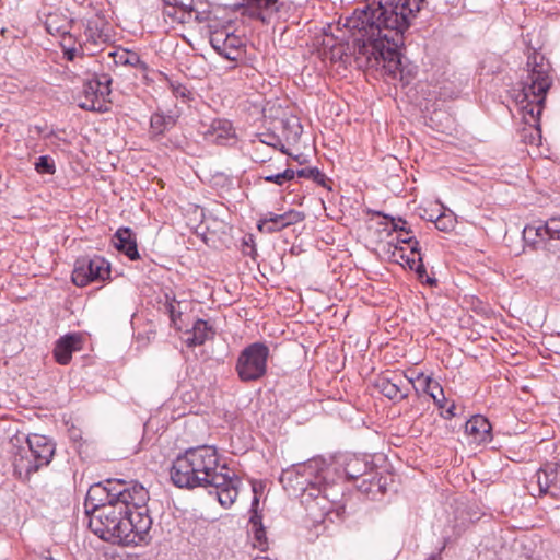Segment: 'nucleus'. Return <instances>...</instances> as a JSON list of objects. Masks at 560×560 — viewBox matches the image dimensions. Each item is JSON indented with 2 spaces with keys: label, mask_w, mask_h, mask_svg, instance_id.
Wrapping results in <instances>:
<instances>
[{
  "label": "nucleus",
  "mask_w": 560,
  "mask_h": 560,
  "mask_svg": "<svg viewBox=\"0 0 560 560\" xmlns=\"http://www.w3.org/2000/svg\"><path fill=\"white\" fill-rule=\"evenodd\" d=\"M346 20L352 44L347 46L345 62L357 69H374L392 79H404L400 48L411 19L425 0H366Z\"/></svg>",
  "instance_id": "nucleus-1"
},
{
  "label": "nucleus",
  "mask_w": 560,
  "mask_h": 560,
  "mask_svg": "<svg viewBox=\"0 0 560 560\" xmlns=\"http://www.w3.org/2000/svg\"><path fill=\"white\" fill-rule=\"evenodd\" d=\"M90 530L104 541L124 546L149 544L152 517L148 502L136 505L130 499L106 502L89 512Z\"/></svg>",
  "instance_id": "nucleus-2"
},
{
  "label": "nucleus",
  "mask_w": 560,
  "mask_h": 560,
  "mask_svg": "<svg viewBox=\"0 0 560 560\" xmlns=\"http://www.w3.org/2000/svg\"><path fill=\"white\" fill-rule=\"evenodd\" d=\"M222 465L217 447L207 444L190 447L173 460L170 479L176 488L187 490L222 485L226 480Z\"/></svg>",
  "instance_id": "nucleus-3"
},
{
  "label": "nucleus",
  "mask_w": 560,
  "mask_h": 560,
  "mask_svg": "<svg viewBox=\"0 0 560 560\" xmlns=\"http://www.w3.org/2000/svg\"><path fill=\"white\" fill-rule=\"evenodd\" d=\"M332 469L334 467H325L323 459L313 458L283 469L279 481L284 489L300 492L304 501L308 502V498H318L320 483L326 481Z\"/></svg>",
  "instance_id": "nucleus-4"
},
{
  "label": "nucleus",
  "mask_w": 560,
  "mask_h": 560,
  "mask_svg": "<svg viewBox=\"0 0 560 560\" xmlns=\"http://www.w3.org/2000/svg\"><path fill=\"white\" fill-rule=\"evenodd\" d=\"M25 444L13 453L14 474L24 481L47 467L56 453V443L46 435L31 433L25 438Z\"/></svg>",
  "instance_id": "nucleus-5"
},
{
  "label": "nucleus",
  "mask_w": 560,
  "mask_h": 560,
  "mask_svg": "<svg viewBox=\"0 0 560 560\" xmlns=\"http://www.w3.org/2000/svg\"><path fill=\"white\" fill-rule=\"evenodd\" d=\"M121 498L132 500L138 506L150 500L149 491L137 480L107 479L92 485L88 490L84 500L85 514L88 516L93 506L100 508L106 502L120 501Z\"/></svg>",
  "instance_id": "nucleus-6"
},
{
  "label": "nucleus",
  "mask_w": 560,
  "mask_h": 560,
  "mask_svg": "<svg viewBox=\"0 0 560 560\" xmlns=\"http://www.w3.org/2000/svg\"><path fill=\"white\" fill-rule=\"evenodd\" d=\"M526 67L528 74L523 82V94L525 98L533 96L532 103L535 104H528L525 109L534 118L540 115L546 94L552 84L551 66L544 54L530 48L527 52Z\"/></svg>",
  "instance_id": "nucleus-7"
},
{
  "label": "nucleus",
  "mask_w": 560,
  "mask_h": 560,
  "mask_svg": "<svg viewBox=\"0 0 560 560\" xmlns=\"http://www.w3.org/2000/svg\"><path fill=\"white\" fill-rule=\"evenodd\" d=\"M270 350L265 342H253L238 354L235 372L244 383L256 382L267 374V362Z\"/></svg>",
  "instance_id": "nucleus-8"
},
{
  "label": "nucleus",
  "mask_w": 560,
  "mask_h": 560,
  "mask_svg": "<svg viewBox=\"0 0 560 560\" xmlns=\"http://www.w3.org/2000/svg\"><path fill=\"white\" fill-rule=\"evenodd\" d=\"M113 79L109 73H94L86 79L83 84V101L79 103V107L84 110L105 113L110 102Z\"/></svg>",
  "instance_id": "nucleus-9"
},
{
  "label": "nucleus",
  "mask_w": 560,
  "mask_h": 560,
  "mask_svg": "<svg viewBox=\"0 0 560 560\" xmlns=\"http://www.w3.org/2000/svg\"><path fill=\"white\" fill-rule=\"evenodd\" d=\"M110 277V264L102 256H80L74 261L71 280L83 288L91 282L105 281Z\"/></svg>",
  "instance_id": "nucleus-10"
},
{
  "label": "nucleus",
  "mask_w": 560,
  "mask_h": 560,
  "mask_svg": "<svg viewBox=\"0 0 560 560\" xmlns=\"http://www.w3.org/2000/svg\"><path fill=\"white\" fill-rule=\"evenodd\" d=\"M325 467H334L331 472L337 479L346 478L349 481H361L364 477H368V475H372L375 465L371 456L366 454H345L339 456L330 465L325 464Z\"/></svg>",
  "instance_id": "nucleus-11"
},
{
  "label": "nucleus",
  "mask_w": 560,
  "mask_h": 560,
  "mask_svg": "<svg viewBox=\"0 0 560 560\" xmlns=\"http://www.w3.org/2000/svg\"><path fill=\"white\" fill-rule=\"evenodd\" d=\"M210 33V44L212 48L222 57L237 61L245 52L244 39L235 35L229 27L218 28L211 24L208 25Z\"/></svg>",
  "instance_id": "nucleus-12"
},
{
  "label": "nucleus",
  "mask_w": 560,
  "mask_h": 560,
  "mask_svg": "<svg viewBox=\"0 0 560 560\" xmlns=\"http://www.w3.org/2000/svg\"><path fill=\"white\" fill-rule=\"evenodd\" d=\"M410 386L417 390L415 378H407L404 374L397 372L381 374L374 383V387L393 401H401L407 398Z\"/></svg>",
  "instance_id": "nucleus-13"
},
{
  "label": "nucleus",
  "mask_w": 560,
  "mask_h": 560,
  "mask_svg": "<svg viewBox=\"0 0 560 560\" xmlns=\"http://www.w3.org/2000/svg\"><path fill=\"white\" fill-rule=\"evenodd\" d=\"M108 23L100 16L89 19L85 24L82 42L80 48L88 51L89 55H94L103 44L109 43L112 35L109 33Z\"/></svg>",
  "instance_id": "nucleus-14"
},
{
  "label": "nucleus",
  "mask_w": 560,
  "mask_h": 560,
  "mask_svg": "<svg viewBox=\"0 0 560 560\" xmlns=\"http://www.w3.org/2000/svg\"><path fill=\"white\" fill-rule=\"evenodd\" d=\"M539 487V495L560 498V464L547 462L535 474Z\"/></svg>",
  "instance_id": "nucleus-15"
},
{
  "label": "nucleus",
  "mask_w": 560,
  "mask_h": 560,
  "mask_svg": "<svg viewBox=\"0 0 560 560\" xmlns=\"http://www.w3.org/2000/svg\"><path fill=\"white\" fill-rule=\"evenodd\" d=\"M222 472L223 477H226V480L222 482V485H210L209 487L215 490V494L221 506L229 509L237 499L238 488L242 485V481L226 464L222 465Z\"/></svg>",
  "instance_id": "nucleus-16"
},
{
  "label": "nucleus",
  "mask_w": 560,
  "mask_h": 560,
  "mask_svg": "<svg viewBox=\"0 0 560 560\" xmlns=\"http://www.w3.org/2000/svg\"><path fill=\"white\" fill-rule=\"evenodd\" d=\"M394 482L390 474L380 475L374 469L372 475L364 477L357 486L358 490L370 500H381L388 491V486Z\"/></svg>",
  "instance_id": "nucleus-17"
},
{
  "label": "nucleus",
  "mask_w": 560,
  "mask_h": 560,
  "mask_svg": "<svg viewBox=\"0 0 560 560\" xmlns=\"http://www.w3.org/2000/svg\"><path fill=\"white\" fill-rule=\"evenodd\" d=\"M206 141L218 144L228 145L231 141H235V130L228 119H213L209 127L203 131Z\"/></svg>",
  "instance_id": "nucleus-18"
},
{
  "label": "nucleus",
  "mask_w": 560,
  "mask_h": 560,
  "mask_svg": "<svg viewBox=\"0 0 560 560\" xmlns=\"http://www.w3.org/2000/svg\"><path fill=\"white\" fill-rule=\"evenodd\" d=\"M82 348V337L80 334L70 332L60 337L54 348V358L57 363L67 365L72 359V353Z\"/></svg>",
  "instance_id": "nucleus-19"
},
{
  "label": "nucleus",
  "mask_w": 560,
  "mask_h": 560,
  "mask_svg": "<svg viewBox=\"0 0 560 560\" xmlns=\"http://www.w3.org/2000/svg\"><path fill=\"white\" fill-rule=\"evenodd\" d=\"M335 475L330 472L326 481L320 483V493L318 498H308V502L315 501L317 505H320L322 510L325 511L326 514H329L334 506L337 508V513L339 514V500L338 495L341 493V489L336 490V479Z\"/></svg>",
  "instance_id": "nucleus-20"
},
{
  "label": "nucleus",
  "mask_w": 560,
  "mask_h": 560,
  "mask_svg": "<svg viewBox=\"0 0 560 560\" xmlns=\"http://www.w3.org/2000/svg\"><path fill=\"white\" fill-rule=\"evenodd\" d=\"M115 248L126 255L130 260L140 259V254L138 252L137 237L135 232L128 228L122 226L119 228L112 240Z\"/></svg>",
  "instance_id": "nucleus-21"
},
{
  "label": "nucleus",
  "mask_w": 560,
  "mask_h": 560,
  "mask_svg": "<svg viewBox=\"0 0 560 560\" xmlns=\"http://www.w3.org/2000/svg\"><path fill=\"white\" fill-rule=\"evenodd\" d=\"M163 14L173 22L189 23L194 14V0H163Z\"/></svg>",
  "instance_id": "nucleus-22"
},
{
  "label": "nucleus",
  "mask_w": 560,
  "mask_h": 560,
  "mask_svg": "<svg viewBox=\"0 0 560 560\" xmlns=\"http://www.w3.org/2000/svg\"><path fill=\"white\" fill-rule=\"evenodd\" d=\"M187 336L185 343L188 348H194L205 345L206 341L211 340L215 336L214 327L205 319L198 318L192 324L190 329L185 331Z\"/></svg>",
  "instance_id": "nucleus-23"
},
{
  "label": "nucleus",
  "mask_w": 560,
  "mask_h": 560,
  "mask_svg": "<svg viewBox=\"0 0 560 560\" xmlns=\"http://www.w3.org/2000/svg\"><path fill=\"white\" fill-rule=\"evenodd\" d=\"M244 3L238 8L244 9L243 14L247 13L250 18L266 22L265 14H272L279 11L278 0H243Z\"/></svg>",
  "instance_id": "nucleus-24"
},
{
  "label": "nucleus",
  "mask_w": 560,
  "mask_h": 560,
  "mask_svg": "<svg viewBox=\"0 0 560 560\" xmlns=\"http://www.w3.org/2000/svg\"><path fill=\"white\" fill-rule=\"evenodd\" d=\"M109 57L113 58L116 65L132 67L140 71L144 79H148L147 74L150 70L149 65L141 59L138 52L119 47L110 51Z\"/></svg>",
  "instance_id": "nucleus-25"
},
{
  "label": "nucleus",
  "mask_w": 560,
  "mask_h": 560,
  "mask_svg": "<svg viewBox=\"0 0 560 560\" xmlns=\"http://www.w3.org/2000/svg\"><path fill=\"white\" fill-rule=\"evenodd\" d=\"M492 427L489 420L481 416H472L465 424V432L474 439L475 442H488L491 441Z\"/></svg>",
  "instance_id": "nucleus-26"
},
{
  "label": "nucleus",
  "mask_w": 560,
  "mask_h": 560,
  "mask_svg": "<svg viewBox=\"0 0 560 560\" xmlns=\"http://www.w3.org/2000/svg\"><path fill=\"white\" fill-rule=\"evenodd\" d=\"M415 381L419 383L422 392L433 399L434 405L443 410L446 405V398L440 383L431 376H425L423 373H418Z\"/></svg>",
  "instance_id": "nucleus-27"
},
{
  "label": "nucleus",
  "mask_w": 560,
  "mask_h": 560,
  "mask_svg": "<svg viewBox=\"0 0 560 560\" xmlns=\"http://www.w3.org/2000/svg\"><path fill=\"white\" fill-rule=\"evenodd\" d=\"M177 122V117L171 114L156 112L150 118V132L153 138L163 136L171 130Z\"/></svg>",
  "instance_id": "nucleus-28"
},
{
  "label": "nucleus",
  "mask_w": 560,
  "mask_h": 560,
  "mask_svg": "<svg viewBox=\"0 0 560 560\" xmlns=\"http://www.w3.org/2000/svg\"><path fill=\"white\" fill-rule=\"evenodd\" d=\"M46 31L54 36H60L61 40H71L70 21L66 16L49 14L45 21Z\"/></svg>",
  "instance_id": "nucleus-29"
},
{
  "label": "nucleus",
  "mask_w": 560,
  "mask_h": 560,
  "mask_svg": "<svg viewBox=\"0 0 560 560\" xmlns=\"http://www.w3.org/2000/svg\"><path fill=\"white\" fill-rule=\"evenodd\" d=\"M281 128V138L287 143H296L303 132V127L300 124L299 118L289 117L279 120Z\"/></svg>",
  "instance_id": "nucleus-30"
},
{
  "label": "nucleus",
  "mask_w": 560,
  "mask_h": 560,
  "mask_svg": "<svg viewBox=\"0 0 560 560\" xmlns=\"http://www.w3.org/2000/svg\"><path fill=\"white\" fill-rule=\"evenodd\" d=\"M257 226L259 231L270 234L287 228L288 221H285L283 213L267 212L258 220Z\"/></svg>",
  "instance_id": "nucleus-31"
},
{
  "label": "nucleus",
  "mask_w": 560,
  "mask_h": 560,
  "mask_svg": "<svg viewBox=\"0 0 560 560\" xmlns=\"http://www.w3.org/2000/svg\"><path fill=\"white\" fill-rule=\"evenodd\" d=\"M298 177L312 179L317 185L331 190V179L326 176L318 167H304L296 171Z\"/></svg>",
  "instance_id": "nucleus-32"
},
{
  "label": "nucleus",
  "mask_w": 560,
  "mask_h": 560,
  "mask_svg": "<svg viewBox=\"0 0 560 560\" xmlns=\"http://www.w3.org/2000/svg\"><path fill=\"white\" fill-rule=\"evenodd\" d=\"M165 312L170 316L171 325L176 330H182V325L179 324L182 319L183 312L180 310H177L175 307V303H177L175 294L174 293H165Z\"/></svg>",
  "instance_id": "nucleus-33"
},
{
  "label": "nucleus",
  "mask_w": 560,
  "mask_h": 560,
  "mask_svg": "<svg viewBox=\"0 0 560 560\" xmlns=\"http://www.w3.org/2000/svg\"><path fill=\"white\" fill-rule=\"evenodd\" d=\"M258 141L262 144L272 147L273 149L279 150L282 153H288L285 145L283 144V140L280 135L276 133L271 130H266L259 132L257 135Z\"/></svg>",
  "instance_id": "nucleus-34"
},
{
  "label": "nucleus",
  "mask_w": 560,
  "mask_h": 560,
  "mask_svg": "<svg viewBox=\"0 0 560 560\" xmlns=\"http://www.w3.org/2000/svg\"><path fill=\"white\" fill-rule=\"evenodd\" d=\"M34 167L38 174L52 175L56 173V164L50 155H40L34 163Z\"/></svg>",
  "instance_id": "nucleus-35"
},
{
  "label": "nucleus",
  "mask_w": 560,
  "mask_h": 560,
  "mask_svg": "<svg viewBox=\"0 0 560 560\" xmlns=\"http://www.w3.org/2000/svg\"><path fill=\"white\" fill-rule=\"evenodd\" d=\"M430 221H433L435 228L442 232H450L456 225V219L453 213H441L435 220L430 219Z\"/></svg>",
  "instance_id": "nucleus-36"
},
{
  "label": "nucleus",
  "mask_w": 560,
  "mask_h": 560,
  "mask_svg": "<svg viewBox=\"0 0 560 560\" xmlns=\"http://www.w3.org/2000/svg\"><path fill=\"white\" fill-rule=\"evenodd\" d=\"M166 80L168 82V88L175 97L182 98L183 101L191 100V91L186 85L168 78H166Z\"/></svg>",
  "instance_id": "nucleus-37"
},
{
  "label": "nucleus",
  "mask_w": 560,
  "mask_h": 560,
  "mask_svg": "<svg viewBox=\"0 0 560 560\" xmlns=\"http://www.w3.org/2000/svg\"><path fill=\"white\" fill-rule=\"evenodd\" d=\"M374 214L377 217H384L385 219H390L392 223H393V228H392L393 231L405 232L407 235L412 234L411 229L407 228V222L402 218H398L396 220L395 218L389 217V215L383 213L382 211H375Z\"/></svg>",
  "instance_id": "nucleus-38"
},
{
  "label": "nucleus",
  "mask_w": 560,
  "mask_h": 560,
  "mask_svg": "<svg viewBox=\"0 0 560 560\" xmlns=\"http://www.w3.org/2000/svg\"><path fill=\"white\" fill-rule=\"evenodd\" d=\"M254 536V547L261 551L268 548V540L265 526L256 527L252 529Z\"/></svg>",
  "instance_id": "nucleus-39"
},
{
  "label": "nucleus",
  "mask_w": 560,
  "mask_h": 560,
  "mask_svg": "<svg viewBox=\"0 0 560 560\" xmlns=\"http://www.w3.org/2000/svg\"><path fill=\"white\" fill-rule=\"evenodd\" d=\"M415 272L417 273V277L421 281H425L430 285H436L438 281L435 278H430L427 273L425 266L423 264L422 256L418 257V265L415 267Z\"/></svg>",
  "instance_id": "nucleus-40"
},
{
  "label": "nucleus",
  "mask_w": 560,
  "mask_h": 560,
  "mask_svg": "<svg viewBox=\"0 0 560 560\" xmlns=\"http://www.w3.org/2000/svg\"><path fill=\"white\" fill-rule=\"evenodd\" d=\"M545 222L549 238L560 241V218H550Z\"/></svg>",
  "instance_id": "nucleus-41"
},
{
  "label": "nucleus",
  "mask_w": 560,
  "mask_h": 560,
  "mask_svg": "<svg viewBox=\"0 0 560 560\" xmlns=\"http://www.w3.org/2000/svg\"><path fill=\"white\" fill-rule=\"evenodd\" d=\"M523 240L524 242L536 248L539 246V240L537 238V234L535 233V231L533 230V226L532 224H527L524 230H523Z\"/></svg>",
  "instance_id": "nucleus-42"
},
{
  "label": "nucleus",
  "mask_w": 560,
  "mask_h": 560,
  "mask_svg": "<svg viewBox=\"0 0 560 560\" xmlns=\"http://www.w3.org/2000/svg\"><path fill=\"white\" fill-rule=\"evenodd\" d=\"M60 45L62 47L63 57L68 61H73L79 54H84V51L82 52L80 47L77 48L74 45H66V40L63 39L61 40Z\"/></svg>",
  "instance_id": "nucleus-43"
},
{
  "label": "nucleus",
  "mask_w": 560,
  "mask_h": 560,
  "mask_svg": "<svg viewBox=\"0 0 560 560\" xmlns=\"http://www.w3.org/2000/svg\"><path fill=\"white\" fill-rule=\"evenodd\" d=\"M533 230L537 234V238L539 240V243H545L549 238V233H547L546 229V222L539 221L532 223Z\"/></svg>",
  "instance_id": "nucleus-44"
},
{
  "label": "nucleus",
  "mask_w": 560,
  "mask_h": 560,
  "mask_svg": "<svg viewBox=\"0 0 560 560\" xmlns=\"http://www.w3.org/2000/svg\"><path fill=\"white\" fill-rule=\"evenodd\" d=\"M285 221H288V226L299 223L304 220L305 215L303 212L296 211V210H289L283 213Z\"/></svg>",
  "instance_id": "nucleus-45"
},
{
  "label": "nucleus",
  "mask_w": 560,
  "mask_h": 560,
  "mask_svg": "<svg viewBox=\"0 0 560 560\" xmlns=\"http://www.w3.org/2000/svg\"><path fill=\"white\" fill-rule=\"evenodd\" d=\"M212 12L210 10L199 11L194 7V14L191 21H196L198 23L210 22Z\"/></svg>",
  "instance_id": "nucleus-46"
},
{
  "label": "nucleus",
  "mask_w": 560,
  "mask_h": 560,
  "mask_svg": "<svg viewBox=\"0 0 560 560\" xmlns=\"http://www.w3.org/2000/svg\"><path fill=\"white\" fill-rule=\"evenodd\" d=\"M395 249L400 252V259H402L406 265L409 267V269L415 270V267L418 265V258L410 257V255H407L404 253V248L401 246H395Z\"/></svg>",
  "instance_id": "nucleus-47"
},
{
  "label": "nucleus",
  "mask_w": 560,
  "mask_h": 560,
  "mask_svg": "<svg viewBox=\"0 0 560 560\" xmlns=\"http://www.w3.org/2000/svg\"><path fill=\"white\" fill-rule=\"evenodd\" d=\"M249 524L252 529L264 526L262 514L260 511L250 512Z\"/></svg>",
  "instance_id": "nucleus-48"
},
{
  "label": "nucleus",
  "mask_w": 560,
  "mask_h": 560,
  "mask_svg": "<svg viewBox=\"0 0 560 560\" xmlns=\"http://www.w3.org/2000/svg\"><path fill=\"white\" fill-rule=\"evenodd\" d=\"M260 179H262L267 183L276 184L278 186L284 185L283 177H282L281 173L270 174V175H261Z\"/></svg>",
  "instance_id": "nucleus-49"
},
{
  "label": "nucleus",
  "mask_w": 560,
  "mask_h": 560,
  "mask_svg": "<svg viewBox=\"0 0 560 560\" xmlns=\"http://www.w3.org/2000/svg\"><path fill=\"white\" fill-rule=\"evenodd\" d=\"M407 241V245L409 246L411 254H418V257L421 256L419 241L413 235H409Z\"/></svg>",
  "instance_id": "nucleus-50"
},
{
  "label": "nucleus",
  "mask_w": 560,
  "mask_h": 560,
  "mask_svg": "<svg viewBox=\"0 0 560 560\" xmlns=\"http://www.w3.org/2000/svg\"><path fill=\"white\" fill-rule=\"evenodd\" d=\"M450 538L445 537L442 546L439 548V550L432 555H430L425 560H442V552L445 550Z\"/></svg>",
  "instance_id": "nucleus-51"
},
{
  "label": "nucleus",
  "mask_w": 560,
  "mask_h": 560,
  "mask_svg": "<svg viewBox=\"0 0 560 560\" xmlns=\"http://www.w3.org/2000/svg\"><path fill=\"white\" fill-rule=\"evenodd\" d=\"M455 410H456V405L453 401L447 408L444 407V410L441 412V416L444 419H452L456 416Z\"/></svg>",
  "instance_id": "nucleus-52"
},
{
  "label": "nucleus",
  "mask_w": 560,
  "mask_h": 560,
  "mask_svg": "<svg viewBox=\"0 0 560 560\" xmlns=\"http://www.w3.org/2000/svg\"><path fill=\"white\" fill-rule=\"evenodd\" d=\"M281 175L283 177L284 184L287 182H290V180L294 179V177L298 176L296 175V171H294L292 168H285L283 172H281Z\"/></svg>",
  "instance_id": "nucleus-53"
},
{
  "label": "nucleus",
  "mask_w": 560,
  "mask_h": 560,
  "mask_svg": "<svg viewBox=\"0 0 560 560\" xmlns=\"http://www.w3.org/2000/svg\"><path fill=\"white\" fill-rule=\"evenodd\" d=\"M253 492H254V498L252 500V504H250V512H254V511H259L258 510V506H259V498L257 495V488H256V485H253Z\"/></svg>",
  "instance_id": "nucleus-54"
},
{
  "label": "nucleus",
  "mask_w": 560,
  "mask_h": 560,
  "mask_svg": "<svg viewBox=\"0 0 560 560\" xmlns=\"http://www.w3.org/2000/svg\"><path fill=\"white\" fill-rule=\"evenodd\" d=\"M407 237L408 236L404 237L402 235H398L396 237V242H397L396 246H398L399 244H408Z\"/></svg>",
  "instance_id": "nucleus-55"
},
{
  "label": "nucleus",
  "mask_w": 560,
  "mask_h": 560,
  "mask_svg": "<svg viewBox=\"0 0 560 560\" xmlns=\"http://www.w3.org/2000/svg\"><path fill=\"white\" fill-rule=\"evenodd\" d=\"M34 129L36 130L37 135L42 136L44 133V131L46 130V126H38V125H36L34 127Z\"/></svg>",
  "instance_id": "nucleus-56"
},
{
  "label": "nucleus",
  "mask_w": 560,
  "mask_h": 560,
  "mask_svg": "<svg viewBox=\"0 0 560 560\" xmlns=\"http://www.w3.org/2000/svg\"><path fill=\"white\" fill-rule=\"evenodd\" d=\"M54 135H55V131H54V130H50L49 132H47V133L43 135V137H44L45 139H48V138L52 137Z\"/></svg>",
  "instance_id": "nucleus-57"
},
{
  "label": "nucleus",
  "mask_w": 560,
  "mask_h": 560,
  "mask_svg": "<svg viewBox=\"0 0 560 560\" xmlns=\"http://www.w3.org/2000/svg\"><path fill=\"white\" fill-rule=\"evenodd\" d=\"M66 45H74V39L72 36H71V40H69V39L66 40Z\"/></svg>",
  "instance_id": "nucleus-58"
},
{
  "label": "nucleus",
  "mask_w": 560,
  "mask_h": 560,
  "mask_svg": "<svg viewBox=\"0 0 560 560\" xmlns=\"http://www.w3.org/2000/svg\"><path fill=\"white\" fill-rule=\"evenodd\" d=\"M255 252H256V250H255L254 246H252L250 252H249V253H246V254H247V255H249V256H253V254H254Z\"/></svg>",
  "instance_id": "nucleus-59"
},
{
  "label": "nucleus",
  "mask_w": 560,
  "mask_h": 560,
  "mask_svg": "<svg viewBox=\"0 0 560 560\" xmlns=\"http://www.w3.org/2000/svg\"><path fill=\"white\" fill-rule=\"evenodd\" d=\"M245 246H250V243L244 242Z\"/></svg>",
  "instance_id": "nucleus-60"
},
{
  "label": "nucleus",
  "mask_w": 560,
  "mask_h": 560,
  "mask_svg": "<svg viewBox=\"0 0 560 560\" xmlns=\"http://www.w3.org/2000/svg\"><path fill=\"white\" fill-rule=\"evenodd\" d=\"M245 246H250V243L244 242Z\"/></svg>",
  "instance_id": "nucleus-61"
}]
</instances>
